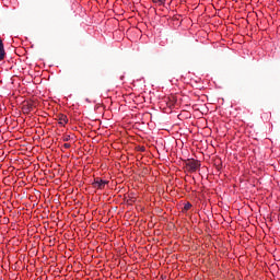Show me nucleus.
<instances>
[{"label": "nucleus", "instance_id": "2", "mask_svg": "<svg viewBox=\"0 0 280 280\" xmlns=\"http://www.w3.org/2000/svg\"><path fill=\"white\" fill-rule=\"evenodd\" d=\"M107 183H108V180H104L100 177H96V178H94L92 186L94 187V189H105Z\"/></svg>", "mask_w": 280, "mask_h": 280}, {"label": "nucleus", "instance_id": "9", "mask_svg": "<svg viewBox=\"0 0 280 280\" xmlns=\"http://www.w3.org/2000/svg\"><path fill=\"white\" fill-rule=\"evenodd\" d=\"M63 148H65L66 150H69V148H71V144H70V143H65V144H63Z\"/></svg>", "mask_w": 280, "mask_h": 280}, {"label": "nucleus", "instance_id": "8", "mask_svg": "<svg viewBox=\"0 0 280 280\" xmlns=\"http://www.w3.org/2000/svg\"><path fill=\"white\" fill-rule=\"evenodd\" d=\"M62 141H71V136H63Z\"/></svg>", "mask_w": 280, "mask_h": 280}, {"label": "nucleus", "instance_id": "4", "mask_svg": "<svg viewBox=\"0 0 280 280\" xmlns=\"http://www.w3.org/2000/svg\"><path fill=\"white\" fill-rule=\"evenodd\" d=\"M5 58V48L3 46V40L0 38V60Z\"/></svg>", "mask_w": 280, "mask_h": 280}, {"label": "nucleus", "instance_id": "1", "mask_svg": "<svg viewBox=\"0 0 280 280\" xmlns=\"http://www.w3.org/2000/svg\"><path fill=\"white\" fill-rule=\"evenodd\" d=\"M200 167V162L198 160H187L186 170L190 173L196 172Z\"/></svg>", "mask_w": 280, "mask_h": 280}, {"label": "nucleus", "instance_id": "7", "mask_svg": "<svg viewBox=\"0 0 280 280\" xmlns=\"http://www.w3.org/2000/svg\"><path fill=\"white\" fill-rule=\"evenodd\" d=\"M153 3H158V5H163V3H165V0H153Z\"/></svg>", "mask_w": 280, "mask_h": 280}, {"label": "nucleus", "instance_id": "5", "mask_svg": "<svg viewBox=\"0 0 280 280\" xmlns=\"http://www.w3.org/2000/svg\"><path fill=\"white\" fill-rule=\"evenodd\" d=\"M176 96L172 95L168 97V107L172 108V106H174L176 104Z\"/></svg>", "mask_w": 280, "mask_h": 280}, {"label": "nucleus", "instance_id": "3", "mask_svg": "<svg viewBox=\"0 0 280 280\" xmlns=\"http://www.w3.org/2000/svg\"><path fill=\"white\" fill-rule=\"evenodd\" d=\"M57 121H59L60 126H65L66 124L69 122V118H67V115L65 114H59L57 116Z\"/></svg>", "mask_w": 280, "mask_h": 280}, {"label": "nucleus", "instance_id": "6", "mask_svg": "<svg viewBox=\"0 0 280 280\" xmlns=\"http://www.w3.org/2000/svg\"><path fill=\"white\" fill-rule=\"evenodd\" d=\"M191 209V205L189 202L185 203L184 211H189Z\"/></svg>", "mask_w": 280, "mask_h": 280}]
</instances>
